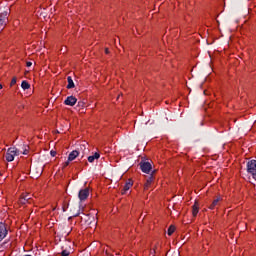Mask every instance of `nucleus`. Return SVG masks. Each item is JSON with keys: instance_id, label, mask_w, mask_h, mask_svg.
<instances>
[{"instance_id": "obj_4", "label": "nucleus", "mask_w": 256, "mask_h": 256, "mask_svg": "<svg viewBox=\"0 0 256 256\" xmlns=\"http://www.w3.org/2000/svg\"><path fill=\"white\" fill-rule=\"evenodd\" d=\"M140 168L143 173L149 174V172L153 169V166H151V163L149 162H141Z\"/></svg>"}, {"instance_id": "obj_28", "label": "nucleus", "mask_w": 256, "mask_h": 256, "mask_svg": "<svg viewBox=\"0 0 256 256\" xmlns=\"http://www.w3.org/2000/svg\"><path fill=\"white\" fill-rule=\"evenodd\" d=\"M153 173H155V170H154V171H152V174H153Z\"/></svg>"}, {"instance_id": "obj_1", "label": "nucleus", "mask_w": 256, "mask_h": 256, "mask_svg": "<svg viewBox=\"0 0 256 256\" xmlns=\"http://www.w3.org/2000/svg\"><path fill=\"white\" fill-rule=\"evenodd\" d=\"M19 155H21V152L19 151V149L15 147L9 148L6 153V161L8 162L15 161V157Z\"/></svg>"}, {"instance_id": "obj_26", "label": "nucleus", "mask_w": 256, "mask_h": 256, "mask_svg": "<svg viewBox=\"0 0 256 256\" xmlns=\"http://www.w3.org/2000/svg\"><path fill=\"white\" fill-rule=\"evenodd\" d=\"M41 173H43V170H42V169H40L39 175H41Z\"/></svg>"}, {"instance_id": "obj_25", "label": "nucleus", "mask_w": 256, "mask_h": 256, "mask_svg": "<svg viewBox=\"0 0 256 256\" xmlns=\"http://www.w3.org/2000/svg\"><path fill=\"white\" fill-rule=\"evenodd\" d=\"M105 53H106V55H109V48L105 49Z\"/></svg>"}, {"instance_id": "obj_9", "label": "nucleus", "mask_w": 256, "mask_h": 256, "mask_svg": "<svg viewBox=\"0 0 256 256\" xmlns=\"http://www.w3.org/2000/svg\"><path fill=\"white\" fill-rule=\"evenodd\" d=\"M221 201H223V198H221V196H218L216 199L213 200L212 204L209 206V209H215V207H219V205H221Z\"/></svg>"}, {"instance_id": "obj_10", "label": "nucleus", "mask_w": 256, "mask_h": 256, "mask_svg": "<svg viewBox=\"0 0 256 256\" xmlns=\"http://www.w3.org/2000/svg\"><path fill=\"white\" fill-rule=\"evenodd\" d=\"M132 187H133V181L128 180L122 189V195H125V193H127V191H129V189H131Z\"/></svg>"}, {"instance_id": "obj_27", "label": "nucleus", "mask_w": 256, "mask_h": 256, "mask_svg": "<svg viewBox=\"0 0 256 256\" xmlns=\"http://www.w3.org/2000/svg\"><path fill=\"white\" fill-rule=\"evenodd\" d=\"M0 89H3V85L2 84H0Z\"/></svg>"}, {"instance_id": "obj_7", "label": "nucleus", "mask_w": 256, "mask_h": 256, "mask_svg": "<svg viewBox=\"0 0 256 256\" xmlns=\"http://www.w3.org/2000/svg\"><path fill=\"white\" fill-rule=\"evenodd\" d=\"M4 237H7V226L5 223H0V241H3Z\"/></svg>"}, {"instance_id": "obj_19", "label": "nucleus", "mask_w": 256, "mask_h": 256, "mask_svg": "<svg viewBox=\"0 0 256 256\" xmlns=\"http://www.w3.org/2000/svg\"><path fill=\"white\" fill-rule=\"evenodd\" d=\"M28 201L27 200H25V198L22 196L21 198H20V203L22 204V205H25V203H27Z\"/></svg>"}, {"instance_id": "obj_21", "label": "nucleus", "mask_w": 256, "mask_h": 256, "mask_svg": "<svg viewBox=\"0 0 256 256\" xmlns=\"http://www.w3.org/2000/svg\"><path fill=\"white\" fill-rule=\"evenodd\" d=\"M23 198H24V201H29V199H31V197H29V195H25V196H23Z\"/></svg>"}, {"instance_id": "obj_20", "label": "nucleus", "mask_w": 256, "mask_h": 256, "mask_svg": "<svg viewBox=\"0 0 256 256\" xmlns=\"http://www.w3.org/2000/svg\"><path fill=\"white\" fill-rule=\"evenodd\" d=\"M69 161H70V160H68V161H66V162L63 163V168L69 167Z\"/></svg>"}, {"instance_id": "obj_11", "label": "nucleus", "mask_w": 256, "mask_h": 256, "mask_svg": "<svg viewBox=\"0 0 256 256\" xmlns=\"http://www.w3.org/2000/svg\"><path fill=\"white\" fill-rule=\"evenodd\" d=\"M77 157H79V152L74 150L72 151L69 156H68V161H75V159H77Z\"/></svg>"}, {"instance_id": "obj_16", "label": "nucleus", "mask_w": 256, "mask_h": 256, "mask_svg": "<svg viewBox=\"0 0 256 256\" xmlns=\"http://www.w3.org/2000/svg\"><path fill=\"white\" fill-rule=\"evenodd\" d=\"M173 233H175V226H170L168 228V235L171 236Z\"/></svg>"}, {"instance_id": "obj_6", "label": "nucleus", "mask_w": 256, "mask_h": 256, "mask_svg": "<svg viewBox=\"0 0 256 256\" xmlns=\"http://www.w3.org/2000/svg\"><path fill=\"white\" fill-rule=\"evenodd\" d=\"M155 180V178L153 177V174H151L147 179L146 182L144 184V191H149V189H151V185H153V181Z\"/></svg>"}, {"instance_id": "obj_5", "label": "nucleus", "mask_w": 256, "mask_h": 256, "mask_svg": "<svg viewBox=\"0 0 256 256\" xmlns=\"http://www.w3.org/2000/svg\"><path fill=\"white\" fill-rule=\"evenodd\" d=\"M78 197L80 201H86V199L89 197V188H84L79 191Z\"/></svg>"}, {"instance_id": "obj_12", "label": "nucleus", "mask_w": 256, "mask_h": 256, "mask_svg": "<svg viewBox=\"0 0 256 256\" xmlns=\"http://www.w3.org/2000/svg\"><path fill=\"white\" fill-rule=\"evenodd\" d=\"M197 213H199V203L195 202L192 206V215L193 217H197Z\"/></svg>"}, {"instance_id": "obj_23", "label": "nucleus", "mask_w": 256, "mask_h": 256, "mask_svg": "<svg viewBox=\"0 0 256 256\" xmlns=\"http://www.w3.org/2000/svg\"><path fill=\"white\" fill-rule=\"evenodd\" d=\"M50 153H51L52 157H55V155H57V152H55V151H51Z\"/></svg>"}, {"instance_id": "obj_18", "label": "nucleus", "mask_w": 256, "mask_h": 256, "mask_svg": "<svg viewBox=\"0 0 256 256\" xmlns=\"http://www.w3.org/2000/svg\"><path fill=\"white\" fill-rule=\"evenodd\" d=\"M71 254V252H69L68 250H63L61 255L62 256H69Z\"/></svg>"}, {"instance_id": "obj_13", "label": "nucleus", "mask_w": 256, "mask_h": 256, "mask_svg": "<svg viewBox=\"0 0 256 256\" xmlns=\"http://www.w3.org/2000/svg\"><path fill=\"white\" fill-rule=\"evenodd\" d=\"M99 157H101V154L95 152L94 155L88 157V162L94 163L95 159H99Z\"/></svg>"}, {"instance_id": "obj_17", "label": "nucleus", "mask_w": 256, "mask_h": 256, "mask_svg": "<svg viewBox=\"0 0 256 256\" xmlns=\"http://www.w3.org/2000/svg\"><path fill=\"white\" fill-rule=\"evenodd\" d=\"M16 83H17V77L12 78L10 87H13V85H16Z\"/></svg>"}, {"instance_id": "obj_14", "label": "nucleus", "mask_w": 256, "mask_h": 256, "mask_svg": "<svg viewBox=\"0 0 256 256\" xmlns=\"http://www.w3.org/2000/svg\"><path fill=\"white\" fill-rule=\"evenodd\" d=\"M67 81H68L67 89H73L75 87V83L73 82V78H71V76H68Z\"/></svg>"}, {"instance_id": "obj_15", "label": "nucleus", "mask_w": 256, "mask_h": 256, "mask_svg": "<svg viewBox=\"0 0 256 256\" xmlns=\"http://www.w3.org/2000/svg\"><path fill=\"white\" fill-rule=\"evenodd\" d=\"M21 87L22 89L27 90V89H30L31 88V85L29 84V82L27 81H23L22 84H21Z\"/></svg>"}, {"instance_id": "obj_8", "label": "nucleus", "mask_w": 256, "mask_h": 256, "mask_svg": "<svg viewBox=\"0 0 256 256\" xmlns=\"http://www.w3.org/2000/svg\"><path fill=\"white\" fill-rule=\"evenodd\" d=\"M64 103L65 105H69L70 107H73L77 103V98H75V96H68L64 101Z\"/></svg>"}, {"instance_id": "obj_2", "label": "nucleus", "mask_w": 256, "mask_h": 256, "mask_svg": "<svg viewBox=\"0 0 256 256\" xmlns=\"http://www.w3.org/2000/svg\"><path fill=\"white\" fill-rule=\"evenodd\" d=\"M9 12L5 11L0 14V33L7 27V23L9 22L8 19Z\"/></svg>"}, {"instance_id": "obj_3", "label": "nucleus", "mask_w": 256, "mask_h": 256, "mask_svg": "<svg viewBox=\"0 0 256 256\" xmlns=\"http://www.w3.org/2000/svg\"><path fill=\"white\" fill-rule=\"evenodd\" d=\"M247 171L252 175L253 179L256 181V161L250 160L247 163Z\"/></svg>"}, {"instance_id": "obj_24", "label": "nucleus", "mask_w": 256, "mask_h": 256, "mask_svg": "<svg viewBox=\"0 0 256 256\" xmlns=\"http://www.w3.org/2000/svg\"><path fill=\"white\" fill-rule=\"evenodd\" d=\"M22 153L23 155H27L29 153V150L25 149Z\"/></svg>"}, {"instance_id": "obj_22", "label": "nucleus", "mask_w": 256, "mask_h": 256, "mask_svg": "<svg viewBox=\"0 0 256 256\" xmlns=\"http://www.w3.org/2000/svg\"><path fill=\"white\" fill-rule=\"evenodd\" d=\"M31 65H33L32 62H26V67H31Z\"/></svg>"}]
</instances>
